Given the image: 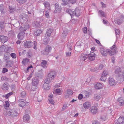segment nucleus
Here are the masks:
<instances>
[{
    "instance_id": "f704fd0d",
    "label": "nucleus",
    "mask_w": 124,
    "mask_h": 124,
    "mask_svg": "<svg viewBox=\"0 0 124 124\" xmlns=\"http://www.w3.org/2000/svg\"><path fill=\"white\" fill-rule=\"evenodd\" d=\"M99 12L102 16L104 17H106V15L105 13H104L103 11L101 10H99Z\"/></svg>"
},
{
    "instance_id": "f3484780",
    "label": "nucleus",
    "mask_w": 124,
    "mask_h": 124,
    "mask_svg": "<svg viewBox=\"0 0 124 124\" xmlns=\"http://www.w3.org/2000/svg\"><path fill=\"white\" fill-rule=\"evenodd\" d=\"M108 82L109 85L111 86H114L116 85L115 80L111 77H110L108 78Z\"/></svg>"
},
{
    "instance_id": "4be33fe9",
    "label": "nucleus",
    "mask_w": 124,
    "mask_h": 124,
    "mask_svg": "<svg viewBox=\"0 0 124 124\" xmlns=\"http://www.w3.org/2000/svg\"><path fill=\"white\" fill-rule=\"evenodd\" d=\"M44 5L45 9H47L49 10H50V5L49 3L46 2L44 3Z\"/></svg>"
},
{
    "instance_id": "0eeeda50",
    "label": "nucleus",
    "mask_w": 124,
    "mask_h": 124,
    "mask_svg": "<svg viewBox=\"0 0 124 124\" xmlns=\"http://www.w3.org/2000/svg\"><path fill=\"white\" fill-rule=\"evenodd\" d=\"M51 50V47L49 46H47L45 48L44 50L41 51V54L42 55H48L50 52Z\"/></svg>"
},
{
    "instance_id": "423d86ee",
    "label": "nucleus",
    "mask_w": 124,
    "mask_h": 124,
    "mask_svg": "<svg viewBox=\"0 0 124 124\" xmlns=\"http://www.w3.org/2000/svg\"><path fill=\"white\" fill-rule=\"evenodd\" d=\"M56 75V72L55 71H50L48 74L47 76L48 78L46 79H48V80H49L50 81L51 80L53 79H54Z\"/></svg>"
},
{
    "instance_id": "f257e3e1",
    "label": "nucleus",
    "mask_w": 124,
    "mask_h": 124,
    "mask_svg": "<svg viewBox=\"0 0 124 124\" xmlns=\"http://www.w3.org/2000/svg\"><path fill=\"white\" fill-rule=\"evenodd\" d=\"M115 73L118 82L120 83H124V70L122 73L121 69L119 67H116L115 68Z\"/></svg>"
},
{
    "instance_id": "a211bd4d",
    "label": "nucleus",
    "mask_w": 124,
    "mask_h": 124,
    "mask_svg": "<svg viewBox=\"0 0 124 124\" xmlns=\"http://www.w3.org/2000/svg\"><path fill=\"white\" fill-rule=\"evenodd\" d=\"M27 103V102L25 100L23 99H20L19 101V105L20 107H24L26 105Z\"/></svg>"
},
{
    "instance_id": "c9c22d12",
    "label": "nucleus",
    "mask_w": 124,
    "mask_h": 124,
    "mask_svg": "<svg viewBox=\"0 0 124 124\" xmlns=\"http://www.w3.org/2000/svg\"><path fill=\"white\" fill-rule=\"evenodd\" d=\"M5 46L4 45H3L0 47V51L2 52L5 51Z\"/></svg>"
},
{
    "instance_id": "2f4dec72",
    "label": "nucleus",
    "mask_w": 124,
    "mask_h": 124,
    "mask_svg": "<svg viewBox=\"0 0 124 124\" xmlns=\"http://www.w3.org/2000/svg\"><path fill=\"white\" fill-rule=\"evenodd\" d=\"M63 3H62V5H65L68 4L69 3V0H62Z\"/></svg>"
},
{
    "instance_id": "39448f33",
    "label": "nucleus",
    "mask_w": 124,
    "mask_h": 124,
    "mask_svg": "<svg viewBox=\"0 0 124 124\" xmlns=\"http://www.w3.org/2000/svg\"><path fill=\"white\" fill-rule=\"evenodd\" d=\"M19 30L21 32L18 34L17 37L19 39L22 40L24 37L25 34L24 31L25 30H23V28L22 27H20Z\"/></svg>"
},
{
    "instance_id": "9d476101",
    "label": "nucleus",
    "mask_w": 124,
    "mask_h": 124,
    "mask_svg": "<svg viewBox=\"0 0 124 124\" xmlns=\"http://www.w3.org/2000/svg\"><path fill=\"white\" fill-rule=\"evenodd\" d=\"M36 79H33L32 80V84L33 86L32 87L31 89L33 91H34L35 90V89L36 88V87L38 83V81L36 78Z\"/></svg>"
},
{
    "instance_id": "5701e85b",
    "label": "nucleus",
    "mask_w": 124,
    "mask_h": 124,
    "mask_svg": "<svg viewBox=\"0 0 124 124\" xmlns=\"http://www.w3.org/2000/svg\"><path fill=\"white\" fill-rule=\"evenodd\" d=\"M91 106V105L88 102H86L84 104V108L86 109L89 108Z\"/></svg>"
},
{
    "instance_id": "c756f323",
    "label": "nucleus",
    "mask_w": 124,
    "mask_h": 124,
    "mask_svg": "<svg viewBox=\"0 0 124 124\" xmlns=\"http://www.w3.org/2000/svg\"><path fill=\"white\" fill-rule=\"evenodd\" d=\"M118 100L120 105H122L124 104V102L122 98H119Z\"/></svg>"
},
{
    "instance_id": "6e6d98bb",
    "label": "nucleus",
    "mask_w": 124,
    "mask_h": 124,
    "mask_svg": "<svg viewBox=\"0 0 124 124\" xmlns=\"http://www.w3.org/2000/svg\"><path fill=\"white\" fill-rule=\"evenodd\" d=\"M84 93L86 97H88V96L89 93L88 92L86 91H85L84 92Z\"/></svg>"
},
{
    "instance_id": "b1692460",
    "label": "nucleus",
    "mask_w": 124,
    "mask_h": 124,
    "mask_svg": "<svg viewBox=\"0 0 124 124\" xmlns=\"http://www.w3.org/2000/svg\"><path fill=\"white\" fill-rule=\"evenodd\" d=\"M47 62L45 60L41 61V66L43 68H45L47 67L46 65L47 64Z\"/></svg>"
},
{
    "instance_id": "338daca9",
    "label": "nucleus",
    "mask_w": 124,
    "mask_h": 124,
    "mask_svg": "<svg viewBox=\"0 0 124 124\" xmlns=\"http://www.w3.org/2000/svg\"><path fill=\"white\" fill-rule=\"evenodd\" d=\"M115 60V58L114 57H113L112 58V61L113 63H114V61Z\"/></svg>"
},
{
    "instance_id": "412c9836",
    "label": "nucleus",
    "mask_w": 124,
    "mask_h": 124,
    "mask_svg": "<svg viewBox=\"0 0 124 124\" xmlns=\"http://www.w3.org/2000/svg\"><path fill=\"white\" fill-rule=\"evenodd\" d=\"M1 41L3 43H4L7 41L8 40V37L7 36L1 35L0 36Z\"/></svg>"
},
{
    "instance_id": "69168bd1",
    "label": "nucleus",
    "mask_w": 124,
    "mask_h": 124,
    "mask_svg": "<svg viewBox=\"0 0 124 124\" xmlns=\"http://www.w3.org/2000/svg\"><path fill=\"white\" fill-rule=\"evenodd\" d=\"M27 55L28 56H30V57H31L32 56L31 54H30L29 53H27Z\"/></svg>"
},
{
    "instance_id": "e433bc0d",
    "label": "nucleus",
    "mask_w": 124,
    "mask_h": 124,
    "mask_svg": "<svg viewBox=\"0 0 124 124\" xmlns=\"http://www.w3.org/2000/svg\"><path fill=\"white\" fill-rule=\"evenodd\" d=\"M108 72L107 71L104 70L102 73L101 75L106 77V76L108 75Z\"/></svg>"
},
{
    "instance_id": "aec40b11",
    "label": "nucleus",
    "mask_w": 124,
    "mask_h": 124,
    "mask_svg": "<svg viewBox=\"0 0 124 124\" xmlns=\"http://www.w3.org/2000/svg\"><path fill=\"white\" fill-rule=\"evenodd\" d=\"M9 87V85L7 83H5L2 86V88L4 90H8Z\"/></svg>"
},
{
    "instance_id": "5fc2aeb1",
    "label": "nucleus",
    "mask_w": 124,
    "mask_h": 124,
    "mask_svg": "<svg viewBox=\"0 0 124 124\" xmlns=\"http://www.w3.org/2000/svg\"><path fill=\"white\" fill-rule=\"evenodd\" d=\"M83 97V96L81 94H80L79 95L78 98L79 99L81 100L82 98Z\"/></svg>"
},
{
    "instance_id": "603ef678",
    "label": "nucleus",
    "mask_w": 124,
    "mask_h": 124,
    "mask_svg": "<svg viewBox=\"0 0 124 124\" xmlns=\"http://www.w3.org/2000/svg\"><path fill=\"white\" fill-rule=\"evenodd\" d=\"M115 32L116 34H119L120 33V31L118 29H116L115 30Z\"/></svg>"
},
{
    "instance_id": "13d9d810",
    "label": "nucleus",
    "mask_w": 124,
    "mask_h": 124,
    "mask_svg": "<svg viewBox=\"0 0 124 124\" xmlns=\"http://www.w3.org/2000/svg\"><path fill=\"white\" fill-rule=\"evenodd\" d=\"M10 53H6L5 54L4 56L8 57H9V55H10Z\"/></svg>"
},
{
    "instance_id": "79ce46f5",
    "label": "nucleus",
    "mask_w": 124,
    "mask_h": 124,
    "mask_svg": "<svg viewBox=\"0 0 124 124\" xmlns=\"http://www.w3.org/2000/svg\"><path fill=\"white\" fill-rule=\"evenodd\" d=\"M68 108V106H67V104H64L63 107H62V110H65Z\"/></svg>"
},
{
    "instance_id": "f8f14e48",
    "label": "nucleus",
    "mask_w": 124,
    "mask_h": 124,
    "mask_svg": "<svg viewBox=\"0 0 124 124\" xmlns=\"http://www.w3.org/2000/svg\"><path fill=\"white\" fill-rule=\"evenodd\" d=\"M55 9L54 11V12L56 13H60L62 9V8L61 6L58 5L57 3H56L55 4Z\"/></svg>"
},
{
    "instance_id": "a18cd8bd",
    "label": "nucleus",
    "mask_w": 124,
    "mask_h": 124,
    "mask_svg": "<svg viewBox=\"0 0 124 124\" xmlns=\"http://www.w3.org/2000/svg\"><path fill=\"white\" fill-rule=\"evenodd\" d=\"M10 55L13 58H15L16 57V55L15 53H12L10 54Z\"/></svg>"
},
{
    "instance_id": "e2e57ef3",
    "label": "nucleus",
    "mask_w": 124,
    "mask_h": 124,
    "mask_svg": "<svg viewBox=\"0 0 124 124\" xmlns=\"http://www.w3.org/2000/svg\"><path fill=\"white\" fill-rule=\"evenodd\" d=\"M86 58L87 57L86 56H84L83 57L82 59L84 61L86 59Z\"/></svg>"
},
{
    "instance_id": "473e14b6",
    "label": "nucleus",
    "mask_w": 124,
    "mask_h": 124,
    "mask_svg": "<svg viewBox=\"0 0 124 124\" xmlns=\"http://www.w3.org/2000/svg\"><path fill=\"white\" fill-rule=\"evenodd\" d=\"M98 70L97 66L96 67H93L90 69V70L92 72H95Z\"/></svg>"
},
{
    "instance_id": "dca6fc26",
    "label": "nucleus",
    "mask_w": 124,
    "mask_h": 124,
    "mask_svg": "<svg viewBox=\"0 0 124 124\" xmlns=\"http://www.w3.org/2000/svg\"><path fill=\"white\" fill-rule=\"evenodd\" d=\"M90 112L93 114L97 113L98 111V109L97 107L95 106H92L90 109Z\"/></svg>"
},
{
    "instance_id": "bf43d9fd",
    "label": "nucleus",
    "mask_w": 124,
    "mask_h": 124,
    "mask_svg": "<svg viewBox=\"0 0 124 124\" xmlns=\"http://www.w3.org/2000/svg\"><path fill=\"white\" fill-rule=\"evenodd\" d=\"M91 50L92 51L94 52L96 50V49L95 48V47H93L91 48Z\"/></svg>"
},
{
    "instance_id": "a19ab883",
    "label": "nucleus",
    "mask_w": 124,
    "mask_h": 124,
    "mask_svg": "<svg viewBox=\"0 0 124 124\" xmlns=\"http://www.w3.org/2000/svg\"><path fill=\"white\" fill-rule=\"evenodd\" d=\"M34 24L37 27H39L40 26V23L39 22H34Z\"/></svg>"
},
{
    "instance_id": "052dcab7",
    "label": "nucleus",
    "mask_w": 124,
    "mask_h": 124,
    "mask_svg": "<svg viewBox=\"0 0 124 124\" xmlns=\"http://www.w3.org/2000/svg\"><path fill=\"white\" fill-rule=\"evenodd\" d=\"M101 4L102 5V8L106 7V4H104L103 2H101Z\"/></svg>"
},
{
    "instance_id": "3c124183",
    "label": "nucleus",
    "mask_w": 124,
    "mask_h": 124,
    "mask_svg": "<svg viewBox=\"0 0 124 124\" xmlns=\"http://www.w3.org/2000/svg\"><path fill=\"white\" fill-rule=\"evenodd\" d=\"M34 48L35 49H37V48L36 47L37 42L36 41H34Z\"/></svg>"
},
{
    "instance_id": "f03ea898",
    "label": "nucleus",
    "mask_w": 124,
    "mask_h": 124,
    "mask_svg": "<svg viewBox=\"0 0 124 124\" xmlns=\"http://www.w3.org/2000/svg\"><path fill=\"white\" fill-rule=\"evenodd\" d=\"M52 31L53 30L52 29H49L47 30L46 34L43 38V42L44 44H47L49 40V38Z\"/></svg>"
},
{
    "instance_id": "680f3d73",
    "label": "nucleus",
    "mask_w": 124,
    "mask_h": 124,
    "mask_svg": "<svg viewBox=\"0 0 124 124\" xmlns=\"http://www.w3.org/2000/svg\"><path fill=\"white\" fill-rule=\"evenodd\" d=\"M66 55L67 56H70L71 54V53L70 52H68L66 53Z\"/></svg>"
},
{
    "instance_id": "09e8293b",
    "label": "nucleus",
    "mask_w": 124,
    "mask_h": 124,
    "mask_svg": "<svg viewBox=\"0 0 124 124\" xmlns=\"http://www.w3.org/2000/svg\"><path fill=\"white\" fill-rule=\"evenodd\" d=\"M98 67V70H100L103 67V65L101 64L99 66H97Z\"/></svg>"
},
{
    "instance_id": "c03bdc74",
    "label": "nucleus",
    "mask_w": 124,
    "mask_h": 124,
    "mask_svg": "<svg viewBox=\"0 0 124 124\" xmlns=\"http://www.w3.org/2000/svg\"><path fill=\"white\" fill-rule=\"evenodd\" d=\"M83 32L85 33H86L87 32V28L86 27H85L83 29Z\"/></svg>"
},
{
    "instance_id": "7ed1b4c3",
    "label": "nucleus",
    "mask_w": 124,
    "mask_h": 124,
    "mask_svg": "<svg viewBox=\"0 0 124 124\" xmlns=\"http://www.w3.org/2000/svg\"><path fill=\"white\" fill-rule=\"evenodd\" d=\"M66 12L70 15L71 18L74 16H78L80 15L79 11L77 8L75 9H68L67 10Z\"/></svg>"
},
{
    "instance_id": "a878e982",
    "label": "nucleus",
    "mask_w": 124,
    "mask_h": 124,
    "mask_svg": "<svg viewBox=\"0 0 124 124\" xmlns=\"http://www.w3.org/2000/svg\"><path fill=\"white\" fill-rule=\"evenodd\" d=\"M55 93L59 95H61L62 93V91L60 89H57L55 91Z\"/></svg>"
},
{
    "instance_id": "6e6552de",
    "label": "nucleus",
    "mask_w": 124,
    "mask_h": 124,
    "mask_svg": "<svg viewBox=\"0 0 124 124\" xmlns=\"http://www.w3.org/2000/svg\"><path fill=\"white\" fill-rule=\"evenodd\" d=\"M100 51L102 56H106L107 55L108 53L109 54V49H105L103 48H100Z\"/></svg>"
},
{
    "instance_id": "de8ad7c7",
    "label": "nucleus",
    "mask_w": 124,
    "mask_h": 124,
    "mask_svg": "<svg viewBox=\"0 0 124 124\" xmlns=\"http://www.w3.org/2000/svg\"><path fill=\"white\" fill-rule=\"evenodd\" d=\"M48 100L51 103V104L54 105V100L51 99H49Z\"/></svg>"
},
{
    "instance_id": "7c9ffc66",
    "label": "nucleus",
    "mask_w": 124,
    "mask_h": 124,
    "mask_svg": "<svg viewBox=\"0 0 124 124\" xmlns=\"http://www.w3.org/2000/svg\"><path fill=\"white\" fill-rule=\"evenodd\" d=\"M29 62V59L27 58H25L23 59L22 61L23 64L24 65H25L28 63Z\"/></svg>"
},
{
    "instance_id": "ddd939ff",
    "label": "nucleus",
    "mask_w": 124,
    "mask_h": 124,
    "mask_svg": "<svg viewBox=\"0 0 124 124\" xmlns=\"http://www.w3.org/2000/svg\"><path fill=\"white\" fill-rule=\"evenodd\" d=\"M32 42L30 40H28L24 42V46L25 48H30L32 45Z\"/></svg>"
},
{
    "instance_id": "cd10ccee",
    "label": "nucleus",
    "mask_w": 124,
    "mask_h": 124,
    "mask_svg": "<svg viewBox=\"0 0 124 124\" xmlns=\"http://www.w3.org/2000/svg\"><path fill=\"white\" fill-rule=\"evenodd\" d=\"M42 32V30H38L36 31L35 32V34L37 36L39 35Z\"/></svg>"
},
{
    "instance_id": "bb28decb",
    "label": "nucleus",
    "mask_w": 124,
    "mask_h": 124,
    "mask_svg": "<svg viewBox=\"0 0 124 124\" xmlns=\"http://www.w3.org/2000/svg\"><path fill=\"white\" fill-rule=\"evenodd\" d=\"M66 93L67 96L72 95L73 94V91L70 89H68L66 91Z\"/></svg>"
},
{
    "instance_id": "37998d69",
    "label": "nucleus",
    "mask_w": 124,
    "mask_h": 124,
    "mask_svg": "<svg viewBox=\"0 0 124 124\" xmlns=\"http://www.w3.org/2000/svg\"><path fill=\"white\" fill-rule=\"evenodd\" d=\"M46 17L47 18H48L49 17V12L48 11H46V13L45 14Z\"/></svg>"
},
{
    "instance_id": "393cba45",
    "label": "nucleus",
    "mask_w": 124,
    "mask_h": 124,
    "mask_svg": "<svg viewBox=\"0 0 124 124\" xmlns=\"http://www.w3.org/2000/svg\"><path fill=\"white\" fill-rule=\"evenodd\" d=\"M30 116L28 114L24 115L23 117V121L25 122H27L29 120Z\"/></svg>"
},
{
    "instance_id": "864d4df0",
    "label": "nucleus",
    "mask_w": 124,
    "mask_h": 124,
    "mask_svg": "<svg viewBox=\"0 0 124 124\" xmlns=\"http://www.w3.org/2000/svg\"><path fill=\"white\" fill-rule=\"evenodd\" d=\"M8 71V70L6 68H3L2 70L3 73H5V72H7Z\"/></svg>"
},
{
    "instance_id": "9b49d317",
    "label": "nucleus",
    "mask_w": 124,
    "mask_h": 124,
    "mask_svg": "<svg viewBox=\"0 0 124 124\" xmlns=\"http://www.w3.org/2000/svg\"><path fill=\"white\" fill-rule=\"evenodd\" d=\"M45 83L43 85V87L46 90H48L50 89V87L48 83H50L49 80L48 79H46L45 80Z\"/></svg>"
},
{
    "instance_id": "c85d7f7f",
    "label": "nucleus",
    "mask_w": 124,
    "mask_h": 124,
    "mask_svg": "<svg viewBox=\"0 0 124 124\" xmlns=\"http://www.w3.org/2000/svg\"><path fill=\"white\" fill-rule=\"evenodd\" d=\"M6 66L8 67L12 66H13L12 62L10 61H8L7 63Z\"/></svg>"
},
{
    "instance_id": "0e129e2a",
    "label": "nucleus",
    "mask_w": 124,
    "mask_h": 124,
    "mask_svg": "<svg viewBox=\"0 0 124 124\" xmlns=\"http://www.w3.org/2000/svg\"><path fill=\"white\" fill-rule=\"evenodd\" d=\"M92 124H100L97 121H94L93 123Z\"/></svg>"
},
{
    "instance_id": "4468645a",
    "label": "nucleus",
    "mask_w": 124,
    "mask_h": 124,
    "mask_svg": "<svg viewBox=\"0 0 124 124\" xmlns=\"http://www.w3.org/2000/svg\"><path fill=\"white\" fill-rule=\"evenodd\" d=\"M115 124H124V117H119L117 120L115 121Z\"/></svg>"
},
{
    "instance_id": "72a5a7b5",
    "label": "nucleus",
    "mask_w": 124,
    "mask_h": 124,
    "mask_svg": "<svg viewBox=\"0 0 124 124\" xmlns=\"http://www.w3.org/2000/svg\"><path fill=\"white\" fill-rule=\"evenodd\" d=\"M101 98V97L100 95H95L94 97V99L96 101L99 100Z\"/></svg>"
},
{
    "instance_id": "8fccbe9b",
    "label": "nucleus",
    "mask_w": 124,
    "mask_h": 124,
    "mask_svg": "<svg viewBox=\"0 0 124 124\" xmlns=\"http://www.w3.org/2000/svg\"><path fill=\"white\" fill-rule=\"evenodd\" d=\"M4 59L6 61H9V58L8 57L4 56Z\"/></svg>"
},
{
    "instance_id": "1a4fd4ad",
    "label": "nucleus",
    "mask_w": 124,
    "mask_h": 124,
    "mask_svg": "<svg viewBox=\"0 0 124 124\" xmlns=\"http://www.w3.org/2000/svg\"><path fill=\"white\" fill-rule=\"evenodd\" d=\"M8 115L11 116L13 117L17 116L18 115V113L16 110L14 109H10L8 112Z\"/></svg>"
},
{
    "instance_id": "49530a36",
    "label": "nucleus",
    "mask_w": 124,
    "mask_h": 124,
    "mask_svg": "<svg viewBox=\"0 0 124 124\" xmlns=\"http://www.w3.org/2000/svg\"><path fill=\"white\" fill-rule=\"evenodd\" d=\"M76 2V0H69V3L72 4L75 3Z\"/></svg>"
},
{
    "instance_id": "20e7f679",
    "label": "nucleus",
    "mask_w": 124,
    "mask_h": 124,
    "mask_svg": "<svg viewBox=\"0 0 124 124\" xmlns=\"http://www.w3.org/2000/svg\"><path fill=\"white\" fill-rule=\"evenodd\" d=\"M110 49L109 52V54L110 55H115L117 52L116 46L115 45H113Z\"/></svg>"
},
{
    "instance_id": "ea45409f",
    "label": "nucleus",
    "mask_w": 124,
    "mask_h": 124,
    "mask_svg": "<svg viewBox=\"0 0 124 124\" xmlns=\"http://www.w3.org/2000/svg\"><path fill=\"white\" fill-rule=\"evenodd\" d=\"M4 106L5 108H6L9 107V103L8 101H6L5 102V104L4 105Z\"/></svg>"
},
{
    "instance_id": "774afa93",
    "label": "nucleus",
    "mask_w": 124,
    "mask_h": 124,
    "mask_svg": "<svg viewBox=\"0 0 124 124\" xmlns=\"http://www.w3.org/2000/svg\"><path fill=\"white\" fill-rule=\"evenodd\" d=\"M95 41L98 44H100V42L99 40L97 39H96Z\"/></svg>"
},
{
    "instance_id": "4c0bfd02",
    "label": "nucleus",
    "mask_w": 124,
    "mask_h": 124,
    "mask_svg": "<svg viewBox=\"0 0 124 124\" xmlns=\"http://www.w3.org/2000/svg\"><path fill=\"white\" fill-rule=\"evenodd\" d=\"M106 77L103 75H101V77L100 78V80L102 81H105L106 79Z\"/></svg>"
},
{
    "instance_id": "6ab92c4d",
    "label": "nucleus",
    "mask_w": 124,
    "mask_h": 124,
    "mask_svg": "<svg viewBox=\"0 0 124 124\" xmlns=\"http://www.w3.org/2000/svg\"><path fill=\"white\" fill-rule=\"evenodd\" d=\"M103 85L102 84L99 83H96L95 84L94 88L96 89H100L102 88Z\"/></svg>"
},
{
    "instance_id": "4d7b16f0",
    "label": "nucleus",
    "mask_w": 124,
    "mask_h": 124,
    "mask_svg": "<svg viewBox=\"0 0 124 124\" xmlns=\"http://www.w3.org/2000/svg\"><path fill=\"white\" fill-rule=\"evenodd\" d=\"M7 79V78H6V77L4 76H2L1 78V79L2 80H6Z\"/></svg>"
},
{
    "instance_id": "58836bf2",
    "label": "nucleus",
    "mask_w": 124,
    "mask_h": 124,
    "mask_svg": "<svg viewBox=\"0 0 124 124\" xmlns=\"http://www.w3.org/2000/svg\"><path fill=\"white\" fill-rule=\"evenodd\" d=\"M13 92H10L9 93L6 95V99H8V97H10V96L13 95Z\"/></svg>"
},
{
    "instance_id": "2eb2a0df",
    "label": "nucleus",
    "mask_w": 124,
    "mask_h": 124,
    "mask_svg": "<svg viewBox=\"0 0 124 124\" xmlns=\"http://www.w3.org/2000/svg\"><path fill=\"white\" fill-rule=\"evenodd\" d=\"M88 57L90 61H93L95 59V54L93 52H91L88 54Z\"/></svg>"
}]
</instances>
